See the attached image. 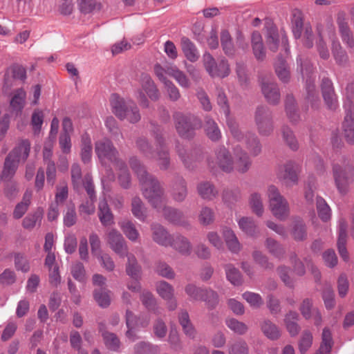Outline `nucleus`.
<instances>
[{"label":"nucleus","instance_id":"18","mask_svg":"<svg viewBox=\"0 0 354 354\" xmlns=\"http://www.w3.org/2000/svg\"><path fill=\"white\" fill-rule=\"evenodd\" d=\"M261 88L263 95L269 104L276 105L279 102L281 95L276 82L270 79L262 78Z\"/></svg>","mask_w":354,"mask_h":354},{"label":"nucleus","instance_id":"39","mask_svg":"<svg viewBox=\"0 0 354 354\" xmlns=\"http://www.w3.org/2000/svg\"><path fill=\"white\" fill-rule=\"evenodd\" d=\"M131 206L133 215L139 221L145 222L147 217V212L141 198L138 196L133 197Z\"/></svg>","mask_w":354,"mask_h":354},{"label":"nucleus","instance_id":"7","mask_svg":"<svg viewBox=\"0 0 354 354\" xmlns=\"http://www.w3.org/2000/svg\"><path fill=\"white\" fill-rule=\"evenodd\" d=\"M269 209L272 215L280 221H285L290 215V205L287 199L280 193L279 189L273 185L267 188Z\"/></svg>","mask_w":354,"mask_h":354},{"label":"nucleus","instance_id":"34","mask_svg":"<svg viewBox=\"0 0 354 354\" xmlns=\"http://www.w3.org/2000/svg\"><path fill=\"white\" fill-rule=\"evenodd\" d=\"M26 77L25 68L19 65H15L10 68L4 75V84L6 87L12 85V79L24 80Z\"/></svg>","mask_w":354,"mask_h":354},{"label":"nucleus","instance_id":"9","mask_svg":"<svg viewBox=\"0 0 354 354\" xmlns=\"http://www.w3.org/2000/svg\"><path fill=\"white\" fill-rule=\"evenodd\" d=\"M175 149L183 165L189 170L195 169L204 158L203 151L200 147H187L177 142Z\"/></svg>","mask_w":354,"mask_h":354},{"label":"nucleus","instance_id":"12","mask_svg":"<svg viewBox=\"0 0 354 354\" xmlns=\"http://www.w3.org/2000/svg\"><path fill=\"white\" fill-rule=\"evenodd\" d=\"M254 123L259 134L261 136H270L274 130L272 113L266 106H259L254 112Z\"/></svg>","mask_w":354,"mask_h":354},{"label":"nucleus","instance_id":"55","mask_svg":"<svg viewBox=\"0 0 354 354\" xmlns=\"http://www.w3.org/2000/svg\"><path fill=\"white\" fill-rule=\"evenodd\" d=\"M92 156L91 140L88 134L82 136L81 158L84 162H88Z\"/></svg>","mask_w":354,"mask_h":354},{"label":"nucleus","instance_id":"63","mask_svg":"<svg viewBox=\"0 0 354 354\" xmlns=\"http://www.w3.org/2000/svg\"><path fill=\"white\" fill-rule=\"evenodd\" d=\"M222 198L223 202L228 205L234 204L241 198V191L237 188L226 189L223 192Z\"/></svg>","mask_w":354,"mask_h":354},{"label":"nucleus","instance_id":"38","mask_svg":"<svg viewBox=\"0 0 354 354\" xmlns=\"http://www.w3.org/2000/svg\"><path fill=\"white\" fill-rule=\"evenodd\" d=\"M182 50L186 58L194 62L199 58L198 51L194 44L187 37H183L180 39Z\"/></svg>","mask_w":354,"mask_h":354},{"label":"nucleus","instance_id":"58","mask_svg":"<svg viewBox=\"0 0 354 354\" xmlns=\"http://www.w3.org/2000/svg\"><path fill=\"white\" fill-rule=\"evenodd\" d=\"M26 97V93L23 89H17L10 100L12 109L17 112L21 111L24 106Z\"/></svg>","mask_w":354,"mask_h":354},{"label":"nucleus","instance_id":"2","mask_svg":"<svg viewBox=\"0 0 354 354\" xmlns=\"http://www.w3.org/2000/svg\"><path fill=\"white\" fill-rule=\"evenodd\" d=\"M156 148L154 150L148 139L144 136L136 138L135 144L138 150L145 158L155 160L161 170H167L170 167V153L162 136V131L160 127H155L152 130Z\"/></svg>","mask_w":354,"mask_h":354},{"label":"nucleus","instance_id":"30","mask_svg":"<svg viewBox=\"0 0 354 354\" xmlns=\"http://www.w3.org/2000/svg\"><path fill=\"white\" fill-rule=\"evenodd\" d=\"M263 334L270 340H277L281 335L279 327L271 320L266 319L260 324Z\"/></svg>","mask_w":354,"mask_h":354},{"label":"nucleus","instance_id":"46","mask_svg":"<svg viewBox=\"0 0 354 354\" xmlns=\"http://www.w3.org/2000/svg\"><path fill=\"white\" fill-rule=\"evenodd\" d=\"M119 226L127 239L133 242L138 241L140 234L132 221L129 220L122 221L119 223Z\"/></svg>","mask_w":354,"mask_h":354},{"label":"nucleus","instance_id":"60","mask_svg":"<svg viewBox=\"0 0 354 354\" xmlns=\"http://www.w3.org/2000/svg\"><path fill=\"white\" fill-rule=\"evenodd\" d=\"M159 348L157 345L147 342H140L134 346L135 354H158Z\"/></svg>","mask_w":354,"mask_h":354},{"label":"nucleus","instance_id":"32","mask_svg":"<svg viewBox=\"0 0 354 354\" xmlns=\"http://www.w3.org/2000/svg\"><path fill=\"white\" fill-rule=\"evenodd\" d=\"M222 233L228 250L234 254L239 253L242 246L234 232L229 227H224Z\"/></svg>","mask_w":354,"mask_h":354},{"label":"nucleus","instance_id":"48","mask_svg":"<svg viewBox=\"0 0 354 354\" xmlns=\"http://www.w3.org/2000/svg\"><path fill=\"white\" fill-rule=\"evenodd\" d=\"M111 292L107 288H95L93 297L97 304L102 308H106L111 304Z\"/></svg>","mask_w":354,"mask_h":354},{"label":"nucleus","instance_id":"24","mask_svg":"<svg viewBox=\"0 0 354 354\" xmlns=\"http://www.w3.org/2000/svg\"><path fill=\"white\" fill-rule=\"evenodd\" d=\"M196 189L198 195L207 201H212L218 196V191L209 181H201L198 183Z\"/></svg>","mask_w":354,"mask_h":354},{"label":"nucleus","instance_id":"22","mask_svg":"<svg viewBox=\"0 0 354 354\" xmlns=\"http://www.w3.org/2000/svg\"><path fill=\"white\" fill-rule=\"evenodd\" d=\"M347 223L344 219H340L338 223L337 249L342 259L345 261H349V254L346 248L347 241Z\"/></svg>","mask_w":354,"mask_h":354},{"label":"nucleus","instance_id":"8","mask_svg":"<svg viewBox=\"0 0 354 354\" xmlns=\"http://www.w3.org/2000/svg\"><path fill=\"white\" fill-rule=\"evenodd\" d=\"M173 118L177 133L183 138H194L195 129L202 126L201 120L191 113L176 112L173 115Z\"/></svg>","mask_w":354,"mask_h":354},{"label":"nucleus","instance_id":"43","mask_svg":"<svg viewBox=\"0 0 354 354\" xmlns=\"http://www.w3.org/2000/svg\"><path fill=\"white\" fill-rule=\"evenodd\" d=\"M249 205L254 214L261 217L264 213V205L261 194L254 192L250 194L249 198Z\"/></svg>","mask_w":354,"mask_h":354},{"label":"nucleus","instance_id":"36","mask_svg":"<svg viewBox=\"0 0 354 354\" xmlns=\"http://www.w3.org/2000/svg\"><path fill=\"white\" fill-rule=\"evenodd\" d=\"M299 317V314L294 310H290L285 315L284 324L292 337L297 335L300 331V327L297 324Z\"/></svg>","mask_w":354,"mask_h":354},{"label":"nucleus","instance_id":"17","mask_svg":"<svg viewBox=\"0 0 354 354\" xmlns=\"http://www.w3.org/2000/svg\"><path fill=\"white\" fill-rule=\"evenodd\" d=\"M156 209L157 212H161L167 221L174 225L183 227H186L189 225L183 212L176 208L168 206L166 203H162L161 207Z\"/></svg>","mask_w":354,"mask_h":354},{"label":"nucleus","instance_id":"40","mask_svg":"<svg viewBox=\"0 0 354 354\" xmlns=\"http://www.w3.org/2000/svg\"><path fill=\"white\" fill-rule=\"evenodd\" d=\"M31 192L26 191L23 196L22 201L18 203L14 209L12 213L14 218L19 219L26 213L31 203Z\"/></svg>","mask_w":354,"mask_h":354},{"label":"nucleus","instance_id":"51","mask_svg":"<svg viewBox=\"0 0 354 354\" xmlns=\"http://www.w3.org/2000/svg\"><path fill=\"white\" fill-rule=\"evenodd\" d=\"M201 301L205 302L208 309L213 310L219 304V296L214 290L205 288Z\"/></svg>","mask_w":354,"mask_h":354},{"label":"nucleus","instance_id":"54","mask_svg":"<svg viewBox=\"0 0 354 354\" xmlns=\"http://www.w3.org/2000/svg\"><path fill=\"white\" fill-rule=\"evenodd\" d=\"M268 251L274 257L281 259L285 254V250L283 246L272 238H268L265 242Z\"/></svg>","mask_w":354,"mask_h":354},{"label":"nucleus","instance_id":"28","mask_svg":"<svg viewBox=\"0 0 354 354\" xmlns=\"http://www.w3.org/2000/svg\"><path fill=\"white\" fill-rule=\"evenodd\" d=\"M243 140H244L245 148L252 156L255 157L261 153L262 146L259 138L254 133L247 132L244 135Z\"/></svg>","mask_w":354,"mask_h":354},{"label":"nucleus","instance_id":"57","mask_svg":"<svg viewBox=\"0 0 354 354\" xmlns=\"http://www.w3.org/2000/svg\"><path fill=\"white\" fill-rule=\"evenodd\" d=\"M156 290L163 299L171 300L174 297V289L165 281H160L156 283Z\"/></svg>","mask_w":354,"mask_h":354},{"label":"nucleus","instance_id":"20","mask_svg":"<svg viewBox=\"0 0 354 354\" xmlns=\"http://www.w3.org/2000/svg\"><path fill=\"white\" fill-rule=\"evenodd\" d=\"M321 88L326 106L329 110L335 111L339 107V104L331 80L324 78Z\"/></svg>","mask_w":354,"mask_h":354},{"label":"nucleus","instance_id":"1","mask_svg":"<svg viewBox=\"0 0 354 354\" xmlns=\"http://www.w3.org/2000/svg\"><path fill=\"white\" fill-rule=\"evenodd\" d=\"M129 163L137 175L142 194L151 206L156 209L161 207L162 203H167L165 189L158 178L147 171L137 157H131Z\"/></svg>","mask_w":354,"mask_h":354},{"label":"nucleus","instance_id":"15","mask_svg":"<svg viewBox=\"0 0 354 354\" xmlns=\"http://www.w3.org/2000/svg\"><path fill=\"white\" fill-rule=\"evenodd\" d=\"M266 44L269 49L273 52L277 51L279 48L286 54L289 52L287 36L285 33H281L280 37L275 26H271L268 29Z\"/></svg>","mask_w":354,"mask_h":354},{"label":"nucleus","instance_id":"42","mask_svg":"<svg viewBox=\"0 0 354 354\" xmlns=\"http://www.w3.org/2000/svg\"><path fill=\"white\" fill-rule=\"evenodd\" d=\"M100 331L102 333L106 346L112 351H118L120 347V340L115 334L109 333L104 329L103 324H100Z\"/></svg>","mask_w":354,"mask_h":354},{"label":"nucleus","instance_id":"41","mask_svg":"<svg viewBox=\"0 0 354 354\" xmlns=\"http://www.w3.org/2000/svg\"><path fill=\"white\" fill-rule=\"evenodd\" d=\"M337 24L342 41L348 47L353 48L354 46V38L347 22H346L344 19L339 18L337 20Z\"/></svg>","mask_w":354,"mask_h":354},{"label":"nucleus","instance_id":"21","mask_svg":"<svg viewBox=\"0 0 354 354\" xmlns=\"http://www.w3.org/2000/svg\"><path fill=\"white\" fill-rule=\"evenodd\" d=\"M233 152L235 158L234 160V169H235L241 174L246 173L252 165V160L248 152L239 145L234 147Z\"/></svg>","mask_w":354,"mask_h":354},{"label":"nucleus","instance_id":"37","mask_svg":"<svg viewBox=\"0 0 354 354\" xmlns=\"http://www.w3.org/2000/svg\"><path fill=\"white\" fill-rule=\"evenodd\" d=\"M141 86L149 97L153 101L158 100L160 94L154 82L147 74H142L141 76Z\"/></svg>","mask_w":354,"mask_h":354},{"label":"nucleus","instance_id":"33","mask_svg":"<svg viewBox=\"0 0 354 354\" xmlns=\"http://www.w3.org/2000/svg\"><path fill=\"white\" fill-rule=\"evenodd\" d=\"M97 215L103 226L114 224V216L105 199L101 200L99 203Z\"/></svg>","mask_w":354,"mask_h":354},{"label":"nucleus","instance_id":"35","mask_svg":"<svg viewBox=\"0 0 354 354\" xmlns=\"http://www.w3.org/2000/svg\"><path fill=\"white\" fill-rule=\"evenodd\" d=\"M127 257V263L126 264V272L131 279H141L142 268L138 263L136 257L132 253L129 252L125 254Z\"/></svg>","mask_w":354,"mask_h":354},{"label":"nucleus","instance_id":"29","mask_svg":"<svg viewBox=\"0 0 354 354\" xmlns=\"http://www.w3.org/2000/svg\"><path fill=\"white\" fill-rule=\"evenodd\" d=\"M274 71L278 78L284 83L290 80V70L286 60L280 54L274 63Z\"/></svg>","mask_w":354,"mask_h":354},{"label":"nucleus","instance_id":"62","mask_svg":"<svg viewBox=\"0 0 354 354\" xmlns=\"http://www.w3.org/2000/svg\"><path fill=\"white\" fill-rule=\"evenodd\" d=\"M81 12L88 14L101 8V4L97 0H77Z\"/></svg>","mask_w":354,"mask_h":354},{"label":"nucleus","instance_id":"45","mask_svg":"<svg viewBox=\"0 0 354 354\" xmlns=\"http://www.w3.org/2000/svg\"><path fill=\"white\" fill-rule=\"evenodd\" d=\"M216 214L214 210L207 206L202 205L198 212V220L201 225L207 226L212 224L215 221Z\"/></svg>","mask_w":354,"mask_h":354},{"label":"nucleus","instance_id":"56","mask_svg":"<svg viewBox=\"0 0 354 354\" xmlns=\"http://www.w3.org/2000/svg\"><path fill=\"white\" fill-rule=\"evenodd\" d=\"M286 111L292 122L296 123L299 120L300 117L295 106V100L290 95H287L286 98Z\"/></svg>","mask_w":354,"mask_h":354},{"label":"nucleus","instance_id":"23","mask_svg":"<svg viewBox=\"0 0 354 354\" xmlns=\"http://www.w3.org/2000/svg\"><path fill=\"white\" fill-rule=\"evenodd\" d=\"M153 240L160 245L167 247L171 244V235L167 230L158 223H153L151 225Z\"/></svg>","mask_w":354,"mask_h":354},{"label":"nucleus","instance_id":"31","mask_svg":"<svg viewBox=\"0 0 354 354\" xmlns=\"http://www.w3.org/2000/svg\"><path fill=\"white\" fill-rule=\"evenodd\" d=\"M204 130L206 136L212 142H218L222 137L218 124L214 119L208 115H206L204 118Z\"/></svg>","mask_w":354,"mask_h":354},{"label":"nucleus","instance_id":"26","mask_svg":"<svg viewBox=\"0 0 354 354\" xmlns=\"http://www.w3.org/2000/svg\"><path fill=\"white\" fill-rule=\"evenodd\" d=\"M183 255L189 256L192 251V245L189 240L181 235L176 234L172 237L170 245Z\"/></svg>","mask_w":354,"mask_h":354},{"label":"nucleus","instance_id":"53","mask_svg":"<svg viewBox=\"0 0 354 354\" xmlns=\"http://www.w3.org/2000/svg\"><path fill=\"white\" fill-rule=\"evenodd\" d=\"M316 207L318 216L322 221L326 222L330 219V208L323 198L319 196L316 198Z\"/></svg>","mask_w":354,"mask_h":354},{"label":"nucleus","instance_id":"64","mask_svg":"<svg viewBox=\"0 0 354 354\" xmlns=\"http://www.w3.org/2000/svg\"><path fill=\"white\" fill-rule=\"evenodd\" d=\"M205 288L196 286L194 283H188L185 287V292L191 301H201Z\"/></svg>","mask_w":354,"mask_h":354},{"label":"nucleus","instance_id":"59","mask_svg":"<svg viewBox=\"0 0 354 354\" xmlns=\"http://www.w3.org/2000/svg\"><path fill=\"white\" fill-rule=\"evenodd\" d=\"M221 43L222 48L227 55L231 56L234 55V44L229 32L226 30H223L221 32Z\"/></svg>","mask_w":354,"mask_h":354},{"label":"nucleus","instance_id":"27","mask_svg":"<svg viewBox=\"0 0 354 354\" xmlns=\"http://www.w3.org/2000/svg\"><path fill=\"white\" fill-rule=\"evenodd\" d=\"M140 299L142 305L149 310L152 312L156 315H160L162 312V308L157 304L156 299L153 294L146 290L141 292Z\"/></svg>","mask_w":354,"mask_h":354},{"label":"nucleus","instance_id":"49","mask_svg":"<svg viewBox=\"0 0 354 354\" xmlns=\"http://www.w3.org/2000/svg\"><path fill=\"white\" fill-rule=\"evenodd\" d=\"M224 269L226 277L232 284L238 286L243 283V279L241 272L232 264H225L224 266Z\"/></svg>","mask_w":354,"mask_h":354},{"label":"nucleus","instance_id":"3","mask_svg":"<svg viewBox=\"0 0 354 354\" xmlns=\"http://www.w3.org/2000/svg\"><path fill=\"white\" fill-rule=\"evenodd\" d=\"M333 177L338 192L347 194L350 186L354 182V166L348 158L343 156L339 162L333 164Z\"/></svg>","mask_w":354,"mask_h":354},{"label":"nucleus","instance_id":"52","mask_svg":"<svg viewBox=\"0 0 354 354\" xmlns=\"http://www.w3.org/2000/svg\"><path fill=\"white\" fill-rule=\"evenodd\" d=\"M42 219V212L37 209L33 213L28 214L22 221V226L24 228L31 230L38 223L40 225Z\"/></svg>","mask_w":354,"mask_h":354},{"label":"nucleus","instance_id":"50","mask_svg":"<svg viewBox=\"0 0 354 354\" xmlns=\"http://www.w3.org/2000/svg\"><path fill=\"white\" fill-rule=\"evenodd\" d=\"M333 342L330 331L325 328L322 335V344L315 354H330Z\"/></svg>","mask_w":354,"mask_h":354},{"label":"nucleus","instance_id":"19","mask_svg":"<svg viewBox=\"0 0 354 354\" xmlns=\"http://www.w3.org/2000/svg\"><path fill=\"white\" fill-rule=\"evenodd\" d=\"M170 194L175 202L185 201L188 195V189L187 181L183 177L180 176L174 177L170 185Z\"/></svg>","mask_w":354,"mask_h":354},{"label":"nucleus","instance_id":"61","mask_svg":"<svg viewBox=\"0 0 354 354\" xmlns=\"http://www.w3.org/2000/svg\"><path fill=\"white\" fill-rule=\"evenodd\" d=\"M226 117V124L232 134V136L238 141L243 140L244 135L240 130L239 127L236 121L234 118L230 116V114L225 115Z\"/></svg>","mask_w":354,"mask_h":354},{"label":"nucleus","instance_id":"6","mask_svg":"<svg viewBox=\"0 0 354 354\" xmlns=\"http://www.w3.org/2000/svg\"><path fill=\"white\" fill-rule=\"evenodd\" d=\"M297 71L301 74L302 78L306 81L307 99L313 109L319 106V99L315 88V77H313V68L310 62L304 57L299 55L297 58Z\"/></svg>","mask_w":354,"mask_h":354},{"label":"nucleus","instance_id":"16","mask_svg":"<svg viewBox=\"0 0 354 354\" xmlns=\"http://www.w3.org/2000/svg\"><path fill=\"white\" fill-rule=\"evenodd\" d=\"M106 242L111 249L120 257H124L129 251L125 239L122 234L115 229L108 231Z\"/></svg>","mask_w":354,"mask_h":354},{"label":"nucleus","instance_id":"47","mask_svg":"<svg viewBox=\"0 0 354 354\" xmlns=\"http://www.w3.org/2000/svg\"><path fill=\"white\" fill-rule=\"evenodd\" d=\"M291 234L297 241H304L306 239V225L304 221L297 218L293 221Z\"/></svg>","mask_w":354,"mask_h":354},{"label":"nucleus","instance_id":"10","mask_svg":"<svg viewBox=\"0 0 354 354\" xmlns=\"http://www.w3.org/2000/svg\"><path fill=\"white\" fill-rule=\"evenodd\" d=\"M95 151L102 164L109 161L115 167H124V161L119 158L118 151L109 139L103 138L97 141L95 144Z\"/></svg>","mask_w":354,"mask_h":354},{"label":"nucleus","instance_id":"44","mask_svg":"<svg viewBox=\"0 0 354 354\" xmlns=\"http://www.w3.org/2000/svg\"><path fill=\"white\" fill-rule=\"evenodd\" d=\"M332 53L337 64L346 66L348 63V56L338 41H332Z\"/></svg>","mask_w":354,"mask_h":354},{"label":"nucleus","instance_id":"11","mask_svg":"<svg viewBox=\"0 0 354 354\" xmlns=\"http://www.w3.org/2000/svg\"><path fill=\"white\" fill-rule=\"evenodd\" d=\"M207 165L212 169H220L230 173L234 170V158L225 146H218L214 150V157L207 160Z\"/></svg>","mask_w":354,"mask_h":354},{"label":"nucleus","instance_id":"5","mask_svg":"<svg viewBox=\"0 0 354 354\" xmlns=\"http://www.w3.org/2000/svg\"><path fill=\"white\" fill-rule=\"evenodd\" d=\"M110 104L112 112L120 120H127L133 124L140 120L139 109L132 100H125L119 95L113 93L111 95Z\"/></svg>","mask_w":354,"mask_h":354},{"label":"nucleus","instance_id":"4","mask_svg":"<svg viewBox=\"0 0 354 354\" xmlns=\"http://www.w3.org/2000/svg\"><path fill=\"white\" fill-rule=\"evenodd\" d=\"M30 143L28 140H23L8 154L3 164L1 179H11L16 173L21 160L25 161L30 153Z\"/></svg>","mask_w":354,"mask_h":354},{"label":"nucleus","instance_id":"13","mask_svg":"<svg viewBox=\"0 0 354 354\" xmlns=\"http://www.w3.org/2000/svg\"><path fill=\"white\" fill-rule=\"evenodd\" d=\"M277 177L286 187H292L298 183V166L293 161H288L279 165Z\"/></svg>","mask_w":354,"mask_h":354},{"label":"nucleus","instance_id":"14","mask_svg":"<svg viewBox=\"0 0 354 354\" xmlns=\"http://www.w3.org/2000/svg\"><path fill=\"white\" fill-rule=\"evenodd\" d=\"M345 116L342 123V129L346 142L354 145V103L348 100L344 104Z\"/></svg>","mask_w":354,"mask_h":354},{"label":"nucleus","instance_id":"25","mask_svg":"<svg viewBox=\"0 0 354 354\" xmlns=\"http://www.w3.org/2000/svg\"><path fill=\"white\" fill-rule=\"evenodd\" d=\"M239 229L246 235L251 237H257L260 230L252 217L243 216L237 220Z\"/></svg>","mask_w":354,"mask_h":354}]
</instances>
